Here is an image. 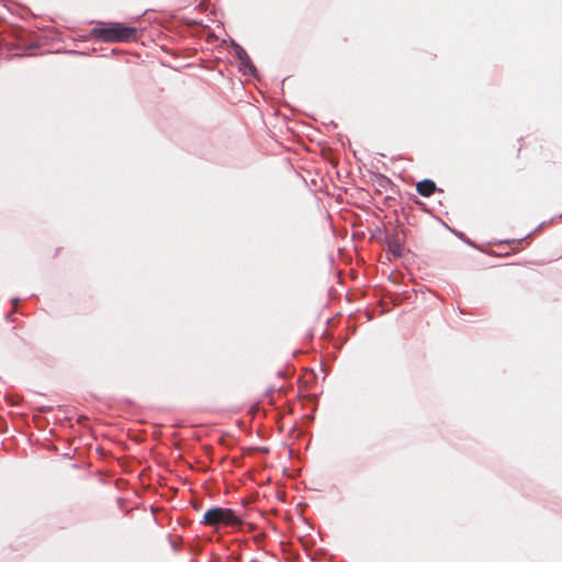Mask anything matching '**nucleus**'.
Here are the masks:
<instances>
[{
	"mask_svg": "<svg viewBox=\"0 0 562 562\" xmlns=\"http://www.w3.org/2000/svg\"><path fill=\"white\" fill-rule=\"evenodd\" d=\"M13 305H14V308H13V313L16 312V306H18V303H19V299H14L13 301Z\"/></svg>",
	"mask_w": 562,
	"mask_h": 562,
	"instance_id": "7",
	"label": "nucleus"
},
{
	"mask_svg": "<svg viewBox=\"0 0 562 562\" xmlns=\"http://www.w3.org/2000/svg\"><path fill=\"white\" fill-rule=\"evenodd\" d=\"M235 53H236V56L238 57V59L241 61L243 66L249 67V68H254V66L251 65V60H250L248 54L246 53V50L241 46L236 45L235 46Z\"/></svg>",
	"mask_w": 562,
	"mask_h": 562,
	"instance_id": "4",
	"label": "nucleus"
},
{
	"mask_svg": "<svg viewBox=\"0 0 562 562\" xmlns=\"http://www.w3.org/2000/svg\"><path fill=\"white\" fill-rule=\"evenodd\" d=\"M416 191L425 198H429L436 191V184L432 180L425 179L416 184Z\"/></svg>",
	"mask_w": 562,
	"mask_h": 562,
	"instance_id": "3",
	"label": "nucleus"
},
{
	"mask_svg": "<svg viewBox=\"0 0 562 562\" xmlns=\"http://www.w3.org/2000/svg\"><path fill=\"white\" fill-rule=\"evenodd\" d=\"M378 183H379L380 187H385L386 184L390 183V180L386 177H384V176H380L378 178Z\"/></svg>",
	"mask_w": 562,
	"mask_h": 562,
	"instance_id": "6",
	"label": "nucleus"
},
{
	"mask_svg": "<svg viewBox=\"0 0 562 562\" xmlns=\"http://www.w3.org/2000/svg\"><path fill=\"white\" fill-rule=\"evenodd\" d=\"M203 522L212 528L240 527L243 519L231 508L212 507L204 513Z\"/></svg>",
	"mask_w": 562,
	"mask_h": 562,
	"instance_id": "2",
	"label": "nucleus"
},
{
	"mask_svg": "<svg viewBox=\"0 0 562 562\" xmlns=\"http://www.w3.org/2000/svg\"><path fill=\"white\" fill-rule=\"evenodd\" d=\"M92 35L103 42H131L137 37L135 27L122 23H101L91 31Z\"/></svg>",
	"mask_w": 562,
	"mask_h": 562,
	"instance_id": "1",
	"label": "nucleus"
},
{
	"mask_svg": "<svg viewBox=\"0 0 562 562\" xmlns=\"http://www.w3.org/2000/svg\"><path fill=\"white\" fill-rule=\"evenodd\" d=\"M389 250L396 257H401L403 254V247L398 238H392L387 243Z\"/></svg>",
	"mask_w": 562,
	"mask_h": 562,
	"instance_id": "5",
	"label": "nucleus"
}]
</instances>
